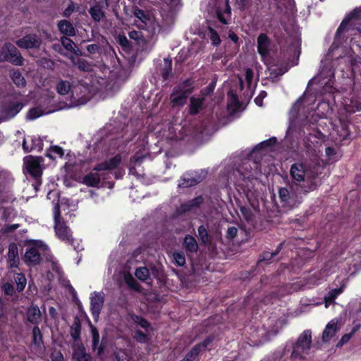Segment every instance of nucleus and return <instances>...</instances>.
Instances as JSON below:
<instances>
[{
  "mask_svg": "<svg viewBox=\"0 0 361 361\" xmlns=\"http://www.w3.org/2000/svg\"><path fill=\"white\" fill-rule=\"evenodd\" d=\"M262 173L259 162L248 159L233 170L229 178L247 197L253 188L252 181Z\"/></svg>",
  "mask_w": 361,
  "mask_h": 361,
  "instance_id": "nucleus-1",
  "label": "nucleus"
},
{
  "mask_svg": "<svg viewBox=\"0 0 361 361\" xmlns=\"http://www.w3.org/2000/svg\"><path fill=\"white\" fill-rule=\"evenodd\" d=\"M321 185L320 180H312L306 184L292 183L289 188H281L279 196L283 207H294L302 201V195L315 190Z\"/></svg>",
  "mask_w": 361,
  "mask_h": 361,
  "instance_id": "nucleus-2",
  "label": "nucleus"
},
{
  "mask_svg": "<svg viewBox=\"0 0 361 361\" xmlns=\"http://www.w3.org/2000/svg\"><path fill=\"white\" fill-rule=\"evenodd\" d=\"M97 88L92 83L90 77L73 80L71 95L69 103L61 105L57 110L69 109L85 104L94 95Z\"/></svg>",
  "mask_w": 361,
  "mask_h": 361,
  "instance_id": "nucleus-3",
  "label": "nucleus"
},
{
  "mask_svg": "<svg viewBox=\"0 0 361 361\" xmlns=\"http://www.w3.org/2000/svg\"><path fill=\"white\" fill-rule=\"evenodd\" d=\"M121 155L118 154L109 160L99 163L94 166L92 170L84 176L80 183L92 188L100 187V178L99 173L103 171H111L117 168L121 163Z\"/></svg>",
  "mask_w": 361,
  "mask_h": 361,
  "instance_id": "nucleus-4",
  "label": "nucleus"
},
{
  "mask_svg": "<svg viewBox=\"0 0 361 361\" xmlns=\"http://www.w3.org/2000/svg\"><path fill=\"white\" fill-rule=\"evenodd\" d=\"M194 90V81L186 79L176 85L170 94L172 107H183L188 101L189 95Z\"/></svg>",
  "mask_w": 361,
  "mask_h": 361,
  "instance_id": "nucleus-5",
  "label": "nucleus"
},
{
  "mask_svg": "<svg viewBox=\"0 0 361 361\" xmlns=\"http://www.w3.org/2000/svg\"><path fill=\"white\" fill-rule=\"evenodd\" d=\"M54 49L70 59L71 62L76 66L79 70L85 72H91L93 68L92 65L80 56L82 55L79 47H52Z\"/></svg>",
  "mask_w": 361,
  "mask_h": 361,
  "instance_id": "nucleus-6",
  "label": "nucleus"
},
{
  "mask_svg": "<svg viewBox=\"0 0 361 361\" xmlns=\"http://www.w3.org/2000/svg\"><path fill=\"white\" fill-rule=\"evenodd\" d=\"M311 344L312 332L310 330H305L299 336L293 345L291 358L294 360L304 359L310 350Z\"/></svg>",
  "mask_w": 361,
  "mask_h": 361,
  "instance_id": "nucleus-7",
  "label": "nucleus"
},
{
  "mask_svg": "<svg viewBox=\"0 0 361 361\" xmlns=\"http://www.w3.org/2000/svg\"><path fill=\"white\" fill-rule=\"evenodd\" d=\"M290 175L294 180L293 183L307 185L312 180H319L317 174L312 171H308L307 166L300 162H296L291 165Z\"/></svg>",
  "mask_w": 361,
  "mask_h": 361,
  "instance_id": "nucleus-8",
  "label": "nucleus"
},
{
  "mask_svg": "<svg viewBox=\"0 0 361 361\" xmlns=\"http://www.w3.org/2000/svg\"><path fill=\"white\" fill-rule=\"evenodd\" d=\"M44 159L42 157L26 156L23 159L24 166L26 172L30 174L35 180V187L41 185V176L42 174V163Z\"/></svg>",
  "mask_w": 361,
  "mask_h": 361,
  "instance_id": "nucleus-9",
  "label": "nucleus"
},
{
  "mask_svg": "<svg viewBox=\"0 0 361 361\" xmlns=\"http://www.w3.org/2000/svg\"><path fill=\"white\" fill-rule=\"evenodd\" d=\"M54 230L56 236L62 241L73 245V238L71 229L66 223L61 221V213L59 206L54 209Z\"/></svg>",
  "mask_w": 361,
  "mask_h": 361,
  "instance_id": "nucleus-10",
  "label": "nucleus"
},
{
  "mask_svg": "<svg viewBox=\"0 0 361 361\" xmlns=\"http://www.w3.org/2000/svg\"><path fill=\"white\" fill-rule=\"evenodd\" d=\"M207 172L205 170L192 171L185 173L179 180L178 188H188L203 181Z\"/></svg>",
  "mask_w": 361,
  "mask_h": 361,
  "instance_id": "nucleus-11",
  "label": "nucleus"
},
{
  "mask_svg": "<svg viewBox=\"0 0 361 361\" xmlns=\"http://www.w3.org/2000/svg\"><path fill=\"white\" fill-rule=\"evenodd\" d=\"M338 48L339 47H330L324 59L322 60L319 73L322 78H329L334 75V70L331 63L334 59H338L341 57V54L338 56L334 55Z\"/></svg>",
  "mask_w": 361,
  "mask_h": 361,
  "instance_id": "nucleus-12",
  "label": "nucleus"
},
{
  "mask_svg": "<svg viewBox=\"0 0 361 361\" xmlns=\"http://www.w3.org/2000/svg\"><path fill=\"white\" fill-rule=\"evenodd\" d=\"M354 30L355 29L351 25L343 20L336 31L331 45H343L347 42L349 32Z\"/></svg>",
  "mask_w": 361,
  "mask_h": 361,
  "instance_id": "nucleus-13",
  "label": "nucleus"
},
{
  "mask_svg": "<svg viewBox=\"0 0 361 361\" xmlns=\"http://www.w3.org/2000/svg\"><path fill=\"white\" fill-rule=\"evenodd\" d=\"M24 104L17 101H8L2 104L1 113L6 121L14 118L23 109Z\"/></svg>",
  "mask_w": 361,
  "mask_h": 361,
  "instance_id": "nucleus-14",
  "label": "nucleus"
},
{
  "mask_svg": "<svg viewBox=\"0 0 361 361\" xmlns=\"http://www.w3.org/2000/svg\"><path fill=\"white\" fill-rule=\"evenodd\" d=\"M1 47L0 48V52L5 56L4 61H8L16 66H22L23 64V58L21 56L20 51L16 48V47Z\"/></svg>",
  "mask_w": 361,
  "mask_h": 361,
  "instance_id": "nucleus-15",
  "label": "nucleus"
},
{
  "mask_svg": "<svg viewBox=\"0 0 361 361\" xmlns=\"http://www.w3.org/2000/svg\"><path fill=\"white\" fill-rule=\"evenodd\" d=\"M104 303L103 292H93L90 297V310L93 318L97 320Z\"/></svg>",
  "mask_w": 361,
  "mask_h": 361,
  "instance_id": "nucleus-16",
  "label": "nucleus"
},
{
  "mask_svg": "<svg viewBox=\"0 0 361 361\" xmlns=\"http://www.w3.org/2000/svg\"><path fill=\"white\" fill-rule=\"evenodd\" d=\"M23 260L27 266H36L41 263L42 257L38 250L35 247H31L26 249Z\"/></svg>",
  "mask_w": 361,
  "mask_h": 361,
  "instance_id": "nucleus-17",
  "label": "nucleus"
},
{
  "mask_svg": "<svg viewBox=\"0 0 361 361\" xmlns=\"http://www.w3.org/2000/svg\"><path fill=\"white\" fill-rule=\"evenodd\" d=\"M8 268L18 269L20 264L18 255V248L16 243H11L8 245V251L7 254Z\"/></svg>",
  "mask_w": 361,
  "mask_h": 361,
  "instance_id": "nucleus-18",
  "label": "nucleus"
},
{
  "mask_svg": "<svg viewBox=\"0 0 361 361\" xmlns=\"http://www.w3.org/2000/svg\"><path fill=\"white\" fill-rule=\"evenodd\" d=\"M27 320L32 324L37 326L42 321V314L37 305L32 304L27 310Z\"/></svg>",
  "mask_w": 361,
  "mask_h": 361,
  "instance_id": "nucleus-19",
  "label": "nucleus"
},
{
  "mask_svg": "<svg viewBox=\"0 0 361 361\" xmlns=\"http://www.w3.org/2000/svg\"><path fill=\"white\" fill-rule=\"evenodd\" d=\"M107 0H96V4L91 6L89 10V13L92 18L95 22H100L101 20L104 17V12L102 10V4Z\"/></svg>",
  "mask_w": 361,
  "mask_h": 361,
  "instance_id": "nucleus-20",
  "label": "nucleus"
},
{
  "mask_svg": "<svg viewBox=\"0 0 361 361\" xmlns=\"http://www.w3.org/2000/svg\"><path fill=\"white\" fill-rule=\"evenodd\" d=\"M120 54L128 61L129 63H135L137 56V50L135 47H117Z\"/></svg>",
  "mask_w": 361,
  "mask_h": 361,
  "instance_id": "nucleus-21",
  "label": "nucleus"
},
{
  "mask_svg": "<svg viewBox=\"0 0 361 361\" xmlns=\"http://www.w3.org/2000/svg\"><path fill=\"white\" fill-rule=\"evenodd\" d=\"M73 358L76 361H92V357L86 352V349L82 343H77L73 353Z\"/></svg>",
  "mask_w": 361,
  "mask_h": 361,
  "instance_id": "nucleus-22",
  "label": "nucleus"
},
{
  "mask_svg": "<svg viewBox=\"0 0 361 361\" xmlns=\"http://www.w3.org/2000/svg\"><path fill=\"white\" fill-rule=\"evenodd\" d=\"M361 19V6L354 8L343 19L351 25L355 30H360V27H356L357 21Z\"/></svg>",
  "mask_w": 361,
  "mask_h": 361,
  "instance_id": "nucleus-23",
  "label": "nucleus"
},
{
  "mask_svg": "<svg viewBox=\"0 0 361 361\" xmlns=\"http://www.w3.org/2000/svg\"><path fill=\"white\" fill-rule=\"evenodd\" d=\"M338 330V327L337 326V323L334 320L330 321L322 333V338L323 342L329 341L336 335Z\"/></svg>",
  "mask_w": 361,
  "mask_h": 361,
  "instance_id": "nucleus-24",
  "label": "nucleus"
},
{
  "mask_svg": "<svg viewBox=\"0 0 361 361\" xmlns=\"http://www.w3.org/2000/svg\"><path fill=\"white\" fill-rule=\"evenodd\" d=\"M81 322L78 316L74 317L73 322L70 327V334L75 343L80 341Z\"/></svg>",
  "mask_w": 361,
  "mask_h": 361,
  "instance_id": "nucleus-25",
  "label": "nucleus"
},
{
  "mask_svg": "<svg viewBox=\"0 0 361 361\" xmlns=\"http://www.w3.org/2000/svg\"><path fill=\"white\" fill-rule=\"evenodd\" d=\"M183 247L189 252H196L198 250V244L196 239L191 235H185L183 238Z\"/></svg>",
  "mask_w": 361,
  "mask_h": 361,
  "instance_id": "nucleus-26",
  "label": "nucleus"
},
{
  "mask_svg": "<svg viewBox=\"0 0 361 361\" xmlns=\"http://www.w3.org/2000/svg\"><path fill=\"white\" fill-rule=\"evenodd\" d=\"M204 102V97L201 98L192 97L190 99L189 113L192 115H195L199 113L200 110L202 108Z\"/></svg>",
  "mask_w": 361,
  "mask_h": 361,
  "instance_id": "nucleus-27",
  "label": "nucleus"
},
{
  "mask_svg": "<svg viewBox=\"0 0 361 361\" xmlns=\"http://www.w3.org/2000/svg\"><path fill=\"white\" fill-rule=\"evenodd\" d=\"M59 31L66 35L73 36L75 33L73 25L68 20H62L58 23Z\"/></svg>",
  "mask_w": 361,
  "mask_h": 361,
  "instance_id": "nucleus-28",
  "label": "nucleus"
},
{
  "mask_svg": "<svg viewBox=\"0 0 361 361\" xmlns=\"http://www.w3.org/2000/svg\"><path fill=\"white\" fill-rule=\"evenodd\" d=\"M39 38L36 34H28L16 42V45H37Z\"/></svg>",
  "mask_w": 361,
  "mask_h": 361,
  "instance_id": "nucleus-29",
  "label": "nucleus"
},
{
  "mask_svg": "<svg viewBox=\"0 0 361 361\" xmlns=\"http://www.w3.org/2000/svg\"><path fill=\"white\" fill-rule=\"evenodd\" d=\"M57 92L61 95H66L68 93H71L72 82L61 80L56 84V87Z\"/></svg>",
  "mask_w": 361,
  "mask_h": 361,
  "instance_id": "nucleus-30",
  "label": "nucleus"
},
{
  "mask_svg": "<svg viewBox=\"0 0 361 361\" xmlns=\"http://www.w3.org/2000/svg\"><path fill=\"white\" fill-rule=\"evenodd\" d=\"M32 342L38 348H41L43 344V335L38 326H35L32 329Z\"/></svg>",
  "mask_w": 361,
  "mask_h": 361,
  "instance_id": "nucleus-31",
  "label": "nucleus"
},
{
  "mask_svg": "<svg viewBox=\"0 0 361 361\" xmlns=\"http://www.w3.org/2000/svg\"><path fill=\"white\" fill-rule=\"evenodd\" d=\"M11 78L13 83L18 87H23L26 85V80L19 71H11Z\"/></svg>",
  "mask_w": 361,
  "mask_h": 361,
  "instance_id": "nucleus-32",
  "label": "nucleus"
},
{
  "mask_svg": "<svg viewBox=\"0 0 361 361\" xmlns=\"http://www.w3.org/2000/svg\"><path fill=\"white\" fill-rule=\"evenodd\" d=\"M13 278L16 283V290L18 292H22L27 283V280L25 274L23 273H15Z\"/></svg>",
  "mask_w": 361,
  "mask_h": 361,
  "instance_id": "nucleus-33",
  "label": "nucleus"
},
{
  "mask_svg": "<svg viewBox=\"0 0 361 361\" xmlns=\"http://www.w3.org/2000/svg\"><path fill=\"white\" fill-rule=\"evenodd\" d=\"M55 154L58 155L59 157H62L64 154L62 147L58 145L51 146L46 152V156L51 159H55Z\"/></svg>",
  "mask_w": 361,
  "mask_h": 361,
  "instance_id": "nucleus-34",
  "label": "nucleus"
},
{
  "mask_svg": "<svg viewBox=\"0 0 361 361\" xmlns=\"http://www.w3.org/2000/svg\"><path fill=\"white\" fill-rule=\"evenodd\" d=\"M198 237L200 239L202 243L204 245L210 244V240L208 235V231L204 226L201 225L197 228Z\"/></svg>",
  "mask_w": 361,
  "mask_h": 361,
  "instance_id": "nucleus-35",
  "label": "nucleus"
},
{
  "mask_svg": "<svg viewBox=\"0 0 361 361\" xmlns=\"http://www.w3.org/2000/svg\"><path fill=\"white\" fill-rule=\"evenodd\" d=\"M165 66L161 69V76L164 80H167L171 75L172 72V61L171 59H165Z\"/></svg>",
  "mask_w": 361,
  "mask_h": 361,
  "instance_id": "nucleus-36",
  "label": "nucleus"
},
{
  "mask_svg": "<svg viewBox=\"0 0 361 361\" xmlns=\"http://www.w3.org/2000/svg\"><path fill=\"white\" fill-rule=\"evenodd\" d=\"M135 276L142 281H146L149 276V270L145 267L136 269Z\"/></svg>",
  "mask_w": 361,
  "mask_h": 361,
  "instance_id": "nucleus-37",
  "label": "nucleus"
},
{
  "mask_svg": "<svg viewBox=\"0 0 361 361\" xmlns=\"http://www.w3.org/2000/svg\"><path fill=\"white\" fill-rule=\"evenodd\" d=\"M44 114L43 111L40 107H35L30 109L26 115V118L28 120H34Z\"/></svg>",
  "mask_w": 361,
  "mask_h": 361,
  "instance_id": "nucleus-38",
  "label": "nucleus"
},
{
  "mask_svg": "<svg viewBox=\"0 0 361 361\" xmlns=\"http://www.w3.org/2000/svg\"><path fill=\"white\" fill-rule=\"evenodd\" d=\"M207 36L211 39L212 45H219L221 43L219 35L214 29L209 27Z\"/></svg>",
  "mask_w": 361,
  "mask_h": 361,
  "instance_id": "nucleus-39",
  "label": "nucleus"
},
{
  "mask_svg": "<svg viewBox=\"0 0 361 361\" xmlns=\"http://www.w3.org/2000/svg\"><path fill=\"white\" fill-rule=\"evenodd\" d=\"M345 285L343 284L339 288H334L331 290L327 296H325L326 301H334L338 295H340L344 289Z\"/></svg>",
  "mask_w": 361,
  "mask_h": 361,
  "instance_id": "nucleus-40",
  "label": "nucleus"
},
{
  "mask_svg": "<svg viewBox=\"0 0 361 361\" xmlns=\"http://www.w3.org/2000/svg\"><path fill=\"white\" fill-rule=\"evenodd\" d=\"M131 319L143 329H147L149 326V323L147 321V319L141 316L133 314L131 315Z\"/></svg>",
  "mask_w": 361,
  "mask_h": 361,
  "instance_id": "nucleus-41",
  "label": "nucleus"
},
{
  "mask_svg": "<svg viewBox=\"0 0 361 361\" xmlns=\"http://www.w3.org/2000/svg\"><path fill=\"white\" fill-rule=\"evenodd\" d=\"M173 259L176 264L179 267H183L185 264V257L182 252H174L173 254Z\"/></svg>",
  "mask_w": 361,
  "mask_h": 361,
  "instance_id": "nucleus-42",
  "label": "nucleus"
},
{
  "mask_svg": "<svg viewBox=\"0 0 361 361\" xmlns=\"http://www.w3.org/2000/svg\"><path fill=\"white\" fill-rule=\"evenodd\" d=\"M135 16L140 19L142 23L147 24V22L150 20L149 16L145 13V11L137 8L134 12Z\"/></svg>",
  "mask_w": 361,
  "mask_h": 361,
  "instance_id": "nucleus-43",
  "label": "nucleus"
},
{
  "mask_svg": "<svg viewBox=\"0 0 361 361\" xmlns=\"http://www.w3.org/2000/svg\"><path fill=\"white\" fill-rule=\"evenodd\" d=\"M129 37L136 42V45H140V42L144 41L143 35L140 31L132 30L128 34Z\"/></svg>",
  "mask_w": 361,
  "mask_h": 361,
  "instance_id": "nucleus-44",
  "label": "nucleus"
},
{
  "mask_svg": "<svg viewBox=\"0 0 361 361\" xmlns=\"http://www.w3.org/2000/svg\"><path fill=\"white\" fill-rule=\"evenodd\" d=\"M107 347V338H106V334H102V340L99 343V347L97 351V355L98 357H101L104 353L105 349Z\"/></svg>",
  "mask_w": 361,
  "mask_h": 361,
  "instance_id": "nucleus-45",
  "label": "nucleus"
},
{
  "mask_svg": "<svg viewBox=\"0 0 361 361\" xmlns=\"http://www.w3.org/2000/svg\"><path fill=\"white\" fill-rule=\"evenodd\" d=\"M107 347V338H106V334H102V340L99 343V347L97 351V355L98 357H101L104 353L105 349Z\"/></svg>",
  "mask_w": 361,
  "mask_h": 361,
  "instance_id": "nucleus-46",
  "label": "nucleus"
},
{
  "mask_svg": "<svg viewBox=\"0 0 361 361\" xmlns=\"http://www.w3.org/2000/svg\"><path fill=\"white\" fill-rule=\"evenodd\" d=\"M145 154H140L139 153H136L130 158V164L133 166L140 165L144 159H145Z\"/></svg>",
  "mask_w": 361,
  "mask_h": 361,
  "instance_id": "nucleus-47",
  "label": "nucleus"
},
{
  "mask_svg": "<svg viewBox=\"0 0 361 361\" xmlns=\"http://www.w3.org/2000/svg\"><path fill=\"white\" fill-rule=\"evenodd\" d=\"M216 80H213L209 85L207 87H206L205 88L202 89L201 90V93L202 94V96L204 97L206 96H209V94H211L214 90V88L216 87Z\"/></svg>",
  "mask_w": 361,
  "mask_h": 361,
  "instance_id": "nucleus-48",
  "label": "nucleus"
},
{
  "mask_svg": "<svg viewBox=\"0 0 361 361\" xmlns=\"http://www.w3.org/2000/svg\"><path fill=\"white\" fill-rule=\"evenodd\" d=\"M200 345H195L192 349L185 356L182 360L183 361H193L195 357L198 354V348Z\"/></svg>",
  "mask_w": 361,
  "mask_h": 361,
  "instance_id": "nucleus-49",
  "label": "nucleus"
},
{
  "mask_svg": "<svg viewBox=\"0 0 361 361\" xmlns=\"http://www.w3.org/2000/svg\"><path fill=\"white\" fill-rule=\"evenodd\" d=\"M1 288L5 295L12 296L15 293V289L11 283L6 282L1 286Z\"/></svg>",
  "mask_w": 361,
  "mask_h": 361,
  "instance_id": "nucleus-50",
  "label": "nucleus"
},
{
  "mask_svg": "<svg viewBox=\"0 0 361 361\" xmlns=\"http://www.w3.org/2000/svg\"><path fill=\"white\" fill-rule=\"evenodd\" d=\"M32 145L31 149L32 150L37 149L38 151L42 150V141L39 137H33L31 139Z\"/></svg>",
  "mask_w": 361,
  "mask_h": 361,
  "instance_id": "nucleus-51",
  "label": "nucleus"
},
{
  "mask_svg": "<svg viewBox=\"0 0 361 361\" xmlns=\"http://www.w3.org/2000/svg\"><path fill=\"white\" fill-rule=\"evenodd\" d=\"M276 256V253L269 252L268 251L263 252L262 255L259 256L258 263H260L262 262H267V263Z\"/></svg>",
  "mask_w": 361,
  "mask_h": 361,
  "instance_id": "nucleus-52",
  "label": "nucleus"
},
{
  "mask_svg": "<svg viewBox=\"0 0 361 361\" xmlns=\"http://www.w3.org/2000/svg\"><path fill=\"white\" fill-rule=\"evenodd\" d=\"M355 331H356V329H353L350 333L344 334L342 336V338H341V340L336 344V347H338V348L342 347L345 343H348L349 341V340L350 339V338L352 337V336L355 332Z\"/></svg>",
  "mask_w": 361,
  "mask_h": 361,
  "instance_id": "nucleus-53",
  "label": "nucleus"
},
{
  "mask_svg": "<svg viewBox=\"0 0 361 361\" xmlns=\"http://www.w3.org/2000/svg\"><path fill=\"white\" fill-rule=\"evenodd\" d=\"M88 323L92 336V342L100 340L99 334L97 329L92 324L90 320L88 321Z\"/></svg>",
  "mask_w": 361,
  "mask_h": 361,
  "instance_id": "nucleus-54",
  "label": "nucleus"
},
{
  "mask_svg": "<svg viewBox=\"0 0 361 361\" xmlns=\"http://www.w3.org/2000/svg\"><path fill=\"white\" fill-rule=\"evenodd\" d=\"M240 211L246 221H250L252 219V213L250 208L245 206H241L240 207Z\"/></svg>",
  "mask_w": 361,
  "mask_h": 361,
  "instance_id": "nucleus-55",
  "label": "nucleus"
},
{
  "mask_svg": "<svg viewBox=\"0 0 361 361\" xmlns=\"http://www.w3.org/2000/svg\"><path fill=\"white\" fill-rule=\"evenodd\" d=\"M269 38L266 33H261L257 37V45H269Z\"/></svg>",
  "mask_w": 361,
  "mask_h": 361,
  "instance_id": "nucleus-56",
  "label": "nucleus"
},
{
  "mask_svg": "<svg viewBox=\"0 0 361 361\" xmlns=\"http://www.w3.org/2000/svg\"><path fill=\"white\" fill-rule=\"evenodd\" d=\"M114 355L116 361H124L127 360V354L124 350L120 349L115 351Z\"/></svg>",
  "mask_w": 361,
  "mask_h": 361,
  "instance_id": "nucleus-57",
  "label": "nucleus"
},
{
  "mask_svg": "<svg viewBox=\"0 0 361 361\" xmlns=\"http://www.w3.org/2000/svg\"><path fill=\"white\" fill-rule=\"evenodd\" d=\"M238 229L235 226H229L226 231V237L229 240H233L237 235Z\"/></svg>",
  "mask_w": 361,
  "mask_h": 361,
  "instance_id": "nucleus-58",
  "label": "nucleus"
},
{
  "mask_svg": "<svg viewBox=\"0 0 361 361\" xmlns=\"http://www.w3.org/2000/svg\"><path fill=\"white\" fill-rule=\"evenodd\" d=\"M216 17L219 21L222 24L227 25L228 23V18L226 15H225L219 8L216 10Z\"/></svg>",
  "mask_w": 361,
  "mask_h": 361,
  "instance_id": "nucleus-59",
  "label": "nucleus"
},
{
  "mask_svg": "<svg viewBox=\"0 0 361 361\" xmlns=\"http://www.w3.org/2000/svg\"><path fill=\"white\" fill-rule=\"evenodd\" d=\"M135 338L137 341L140 343H145L147 341V335L140 330L135 331Z\"/></svg>",
  "mask_w": 361,
  "mask_h": 361,
  "instance_id": "nucleus-60",
  "label": "nucleus"
},
{
  "mask_svg": "<svg viewBox=\"0 0 361 361\" xmlns=\"http://www.w3.org/2000/svg\"><path fill=\"white\" fill-rule=\"evenodd\" d=\"M203 197L202 196H198V197H196L195 198H193L192 200H190V202L192 205V207H193V209L195 208H197L198 207L200 206V204H202L203 203Z\"/></svg>",
  "mask_w": 361,
  "mask_h": 361,
  "instance_id": "nucleus-61",
  "label": "nucleus"
},
{
  "mask_svg": "<svg viewBox=\"0 0 361 361\" xmlns=\"http://www.w3.org/2000/svg\"><path fill=\"white\" fill-rule=\"evenodd\" d=\"M228 94L231 97V104L235 106L236 107H238L240 106V103L238 101V95L235 93H234L232 90L229 91Z\"/></svg>",
  "mask_w": 361,
  "mask_h": 361,
  "instance_id": "nucleus-62",
  "label": "nucleus"
},
{
  "mask_svg": "<svg viewBox=\"0 0 361 361\" xmlns=\"http://www.w3.org/2000/svg\"><path fill=\"white\" fill-rule=\"evenodd\" d=\"M245 80L248 84H250L253 78V71L251 68H247L245 70Z\"/></svg>",
  "mask_w": 361,
  "mask_h": 361,
  "instance_id": "nucleus-63",
  "label": "nucleus"
},
{
  "mask_svg": "<svg viewBox=\"0 0 361 361\" xmlns=\"http://www.w3.org/2000/svg\"><path fill=\"white\" fill-rule=\"evenodd\" d=\"M51 359V361H63V356L61 352L53 353Z\"/></svg>",
  "mask_w": 361,
  "mask_h": 361,
  "instance_id": "nucleus-64",
  "label": "nucleus"
}]
</instances>
